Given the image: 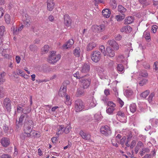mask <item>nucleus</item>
<instances>
[{
  "mask_svg": "<svg viewBox=\"0 0 158 158\" xmlns=\"http://www.w3.org/2000/svg\"><path fill=\"white\" fill-rule=\"evenodd\" d=\"M33 127V123L31 119L26 120L24 122V131L27 137H30L31 136V132L32 131V127Z\"/></svg>",
  "mask_w": 158,
  "mask_h": 158,
  "instance_id": "nucleus-1",
  "label": "nucleus"
},
{
  "mask_svg": "<svg viewBox=\"0 0 158 158\" xmlns=\"http://www.w3.org/2000/svg\"><path fill=\"white\" fill-rule=\"evenodd\" d=\"M50 54L48 59V62L50 63L54 64L56 63L60 58V55H56L55 51L51 52Z\"/></svg>",
  "mask_w": 158,
  "mask_h": 158,
  "instance_id": "nucleus-2",
  "label": "nucleus"
},
{
  "mask_svg": "<svg viewBox=\"0 0 158 158\" xmlns=\"http://www.w3.org/2000/svg\"><path fill=\"white\" fill-rule=\"evenodd\" d=\"M101 58V54L98 51H93L91 54V58L92 60L95 63L98 62Z\"/></svg>",
  "mask_w": 158,
  "mask_h": 158,
  "instance_id": "nucleus-3",
  "label": "nucleus"
},
{
  "mask_svg": "<svg viewBox=\"0 0 158 158\" xmlns=\"http://www.w3.org/2000/svg\"><path fill=\"white\" fill-rule=\"evenodd\" d=\"M74 105L77 112L81 111L84 108V104L81 99H78L76 100Z\"/></svg>",
  "mask_w": 158,
  "mask_h": 158,
  "instance_id": "nucleus-4",
  "label": "nucleus"
},
{
  "mask_svg": "<svg viewBox=\"0 0 158 158\" xmlns=\"http://www.w3.org/2000/svg\"><path fill=\"white\" fill-rule=\"evenodd\" d=\"M11 102L8 98H6L4 99L3 102V107L5 108L8 112L11 111Z\"/></svg>",
  "mask_w": 158,
  "mask_h": 158,
  "instance_id": "nucleus-5",
  "label": "nucleus"
},
{
  "mask_svg": "<svg viewBox=\"0 0 158 158\" xmlns=\"http://www.w3.org/2000/svg\"><path fill=\"white\" fill-rule=\"evenodd\" d=\"M105 25L103 24L99 26L95 25H93L92 29L93 31L99 33L105 30Z\"/></svg>",
  "mask_w": 158,
  "mask_h": 158,
  "instance_id": "nucleus-6",
  "label": "nucleus"
},
{
  "mask_svg": "<svg viewBox=\"0 0 158 158\" xmlns=\"http://www.w3.org/2000/svg\"><path fill=\"white\" fill-rule=\"evenodd\" d=\"M100 132L102 134L106 136H108L111 134V131L110 128L107 125L102 127L100 129Z\"/></svg>",
  "mask_w": 158,
  "mask_h": 158,
  "instance_id": "nucleus-7",
  "label": "nucleus"
},
{
  "mask_svg": "<svg viewBox=\"0 0 158 158\" xmlns=\"http://www.w3.org/2000/svg\"><path fill=\"white\" fill-rule=\"evenodd\" d=\"M83 77L80 80V81L83 84V87L84 89L87 88L89 86L91 83V79L90 78L87 79Z\"/></svg>",
  "mask_w": 158,
  "mask_h": 158,
  "instance_id": "nucleus-8",
  "label": "nucleus"
},
{
  "mask_svg": "<svg viewBox=\"0 0 158 158\" xmlns=\"http://www.w3.org/2000/svg\"><path fill=\"white\" fill-rule=\"evenodd\" d=\"M64 23L65 26L67 27L71 26L72 23V20L70 17L67 14L65 15L64 16Z\"/></svg>",
  "mask_w": 158,
  "mask_h": 158,
  "instance_id": "nucleus-9",
  "label": "nucleus"
},
{
  "mask_svg": "<svg viewBox=\"0 0 158 158\" xmlns=\"http://www.w3.org/2000/svg\"><path fill=\"white\" fill-rule=\"evenodd\" d=\"M79 134L82 138L85 140H89L90 139L91 135L89 133L85 132L82 130L80 131Z\"/></svg>",
  "mask_w": 158,
  "mask_h": 158,
  "instance_id": "nucleus-10",
  "label": "nucleus"
},
{
  "mask_svg": "<svg viewBox=\"0 0 158 158\" xmlns=\"http://www.w3.org/2000/svg\"><path fill=\"white\" fill-rule=\"evenodd\" d=\"M1 143L2 146L6 147L10 145V142L9 138L6 137H3L1 139Z\"/></svg>",
  "mask_w": 158,
  "mask_h": 158,
  "instance_id": "nucleus-11",
  "label": "nucleus"
},
{
  "mask_svg": "<svg viewBox=\"0 0 158 158\" xmlns=\"http://www.w3.org/2000/svg\"><path fill=\"white\" fill-rule=\"evenodd\" d=\"M108 43L114 49L118 50L119 48L118 45L114 40L108 41Z\"/></svg>",
  "mask_w": 158,
  "mask_h": 158,
  "instance_id": "nucleus-12",
  "label": "nucleus"
},
{
  "mask_svg": "<svg viewBox=\"0 0 158 158\" xmlns=\"http://www.w3.org/2000/svg\"><path fill=\"white\" fill-rule=\"evenodd\" d=\"M47 10L51 11L54 8L55 4L53 2V0H47Z\"/></svg>",
  "mask_w": 158,
  "mask_h": 158,
  "instance_id": "nucleus-13",
  "label": "nucleus"
},
{
  "mask_svg": "<svg viewBox=\"0 0 158 158\" xmlns=\"http://www.w3.org/2000/svg\"><path fill=\"white\" fill-rule=\"evenodd\" d=\"M90 70V66L88 64L85 63L83 65L81 70L82 73H87Z\"/></svg>",
  "mask_w": 158,
  "mask_h": 158,
  "instance_id": "nucleus-14",
  "label": "nucleus"
},
{
  "mask_svg": "<svg viewBox=\"0 0 158 158\" xmlns=\"http://www.w3.org/2000/svg\"><path fill=\"white\" fill-rule=\"evenodd\" d=\"M73 43L74 41L73 39L69 40L66 43L63 45L62 47L64 49H68L72 46Z\"/></svg>",
  "mask_w": 158,
  "mask_h": 158,
  "instance_id": "nucleus-15",
  "label": "nucleus"
},
{
  "mask_svg": "<svg viewBox=\"0 0 158 158\" xmlns=\"http://www.w3.org/2000/svg\"><path fill=\"white\" fill-rule=\"evenodd\" d=\"M106 51L107 53V55L110 57H112L115 56V52L114 50L110 47H107L106 48Z\"/></svg>",
  "mask_w": 158,
  "mask_h": 158,
  "instance_id": "nucleus-16",
  "label": "nucleus"
},
{
  "mask_svg": "<svg viewBox=\"0 0 158 158\" xmlns=\"http://www.w3.org/2000/svg\"><path fill=\"white\" fill-rule=\"evenodd\" d=\"M85 89L83 88V87H81L77 89L76 92V96L77 97H81L85 94Z\"/></svg>",
  "mask_w": 158,
  "mask_h": 158,
  "instance_id": "nucleus-17",
  "label": "nucleus"
},
{
  "mask_svg": "<svg viewBox=\"0 0 158 158\" xmlns=\"http://www.w3.org/2000/svg\"><path fill=\"white\" fill-rule=\"evenodd\" d=\"M66 88L61 86L59 91V95L62 97H64L66 94Z\"/></svg>",
  "mask_w": 158,
  "mask_h": 158,
  "instance_id": "nucleus-18",
  "label": "nucleus"
},
{
  "mask_svg": "<svg viewBox=\"0 0 158 158\" xmlns=\"http://www.w3.org/2000/svg\"><path fill=\"white\" fill-rule=\"evenodd\" d=\"M28 116L26 113L22 114L20 117L19 119V121L18 122V123H21L24 119H25V122H26V120L30 119L28 118Z\"/></svg>",
  "mask_w": 158,
  "mask_h": 158,
  "instance_id": "nucleus-19",
  "label": "nucleus"
},
{
  "mask_svg": "<svg viewBox=\"0 0 158 158\" xmlns=\"http://www.w3.org/2000/svg\"><path fill=\"white\" fill-rule=\"evenodd\" d=\"M96 46V44L95 43L90 42L88 44L86 47V50L88 51H90L92 50Z\"/></svg>",
  "mask_w": 158,
  "mask_h": 158,
  "instance_id": "nucleus-20",
  "label": "nucleus"
},
{
  "mask_svg": "<svg viewBox=\"0 0 158 158\" xmlns=\"http://www.w3.org/2000/svg\"><path fill=\"white\" fill-rule=\"evenodd\" d=\"M132 31V28L131 27L127 25L123 27L121 29L122 32H125L126 33H129Z\"/></svg>",
  "mask_w": 158,
  "mask_h": 158,
  "instance_id": "nucleus-21",
  "label": "nucleus"
},
{
  "mask_svg": "<svg viewBox=\"0 0 158 158\" xmlns=\"http://www.w3.org/2000/svg\"><path fill=\"white\" fill-rule=\"evenodd\" d=\"M102 13L104 16L106 18H109L110 14V10L108 9H106L103 10L102 11Z\"/></svg>",
  "mask_w": 158,
  "mask_h": 158,
  "instance_id": "nucleus-22",
  "label": "nucleus"
},
{
  "mask_svg": "<svg viewBox=\"0 0 158 158\" xmlns=\"http://www.w3.org/2000/svg\"><path fill=\"white\" fill-rule=\"evenodd\" d=\"M143 36L148 41L151 40V37L150 32L148 31H145L143 33Z\"/></svg>",
  "mask_w": 158,
  "mask_h": 158,
  "instance_id": "nucleus-23",
  "label": "nucleus"
},
{
  "mask_svg": "<svg viewBox=\"0 0 158 158\" xmlns=\"http://www.w3.org/2000/svg\"><path fill=\"white\" fill-rule=\"evenodd\" d=\"M133 16L127 17L125 20L124 23L126 24H128L131 23L134 21V19Z\"/></svg>",
  "mask_w": 158,
  "mask_h": 158,
  "instance_id": "nucleus-24",
  "label": "nucleus"
},
{
  "mask_svg": "<svg viewBox=\"0 0 158 158\" xmlns=\"http://www.w3.org/2000/svg\"><path fill=\"white\" fill-rule=\"evenodd\" d=\"M139 1L140 3L143 5V8H146L147 6L150 4L149 2L147 1V0H139Z\"/></svg>",
  "mask_w": 158,
  "mask_h": 158,
  "instance_id": "nucleus-25",
  "label": "nucleus"
},
{
  "mask_svg": "<svg viewBox=\"0 0 158 158\" xmlns=\"http://www.w3.org/2000/svg\"><path fill=\"white\" fill-rule=\"evenodd\" d=\"M118 11L122 14L126 12L127 9L122 5H120L118 6Z\"/></svg>",
  "mask_w": 158,
  "mask_h": 158,
  "instance_id": "nucleus-26",
  "label": "nucleus"
},
{
  "mask_svg": "<svg viewBox=\"0 0 158 158\" xmlns=\"http://www.w3.org/2000/svg\"><path fill=\"white\" fill-rule=\"evenodd\" d=\"M125 17V15L124 14L121 15H118L116 16L115 19L118 21H120L123 19Z\"/></svg>",
  "mask_w": 158,
  "mask_h": 158,
  "instance_id": "nucleus-27",
  "label": "nucleus"
},
{
  "mask_svg": "<svg viewBox=\"0 0 158 158\" xmlns=\"http://www.w3.org/2000/svg\"><path fill=\"white\" fill-rule=\"evenodd\" d=\"M80 52L81 51L79 48H76L73 51V54L76 56L79 57L80 55Z\"/></svg>",
  "mask_w": 158,
  "mask_h": 158,
  "instance_id": "nucleus-28",
  "label": "nucleus"
},
{
  "mask_svg": "<svg viewBox=\"0 0 158 158\" xmlns=\"http://www.w3.org/2000/svg\"><path fill=\"white\" fill-rule=\"evenodd\" d=\"M133 94V91L131 89H127L125 91V95L127 97H129Z\"/></svg>",
  "mask_w": 158,
  "mask_h": 158,
  "instance_id": "nucleus-29",
  "label": "nucleus"
},
{
  "mask_svg": "<svg viewBox=\"0 0 158 158\" xmlns=\"http://www.w3.org/2000/svg\"><path fill=\"white\" fill-rule=\"evenodd\" d=\"M136 105L135 104H131L130 107L131 111L133 113H134L136 110Z\"/></svg>",
  "mask_w": 158,
  "mask_h": 158,
  "instance_id": "nucleus-30",
  "label": "nucleus"
},
{
  "mask_svg": "<svg viewBox=\"0 0 158 158\" xmlns=\"http://www.w3.org/2000/svg\"><path fill=\"white\" fill-rule=\"evenodd\" d=\"M149 93V90H147L143 93H142L140 95V96L144 98H146V97L148 95Z\"/></svg>",
  "mask_w": 158,
  "mask_h": 158,
  "instance_id": "nucleus-31",
  "label": "nucleus"
},
{
  "mask_svg": "<svg viewBox=\"0 0 158 158\" xmlns=\"http://www.w3.org/2000/svg\"><path fill=\"white\" fill-rule=\"evenodd\" d=\"M5 19L6 23L7 24L10 23V19L9 15L6 14L5 15Z\"/></svg>",
  "mask_w": 158,
  "mask_h": 158,
  "instance_id": "nucleus-32",
  "label": "nucleus"
},
{
  "mask_svg": "<svg viewBox=\"0 0 158 158\" xmlns=\"http://www.w3.org/2000/svg\"><path fill=\"white\" fill-rule=\"evenodd\" d=\"M74 76L77 79H81L82 78H83L84 76H81V74H80L79 72H77L76 73L73 74Z\"/></svg>",
  "mask_w": 158,
  "mask_h": 158,
  "instance_id": "nucleus-33",
  "label": "nucleus"
},
{
  "mask_svg": "<svg viewBox=\"0 0 158 158\" xmlns=\"http://www.w3.org/2000/svg\"><path fill=\"white\" fill-rule=\"evenodd\" d=\"M117 68V70L119 72H123L124 69V67L123 65L121 64H118Z\"/></svg>",
  "mask_w": 158,
  "mask_h": 158,
  "instance_id": "nucleus-34",
  "label": "nucleus"
},
{
  "mask_svg": "<svg viewBox=\"0 0 158 158\" xmlns=\"http://www.w3.org/2000/svg\"><path fill=\"white\" fill-rule=\"evenodd\" d=\"M114 110V108L109 107L107 109L106 112L108 114H112Z\"/></svg>",
  "mask_w": 158,
  "mask_h": 158,
  "instance_id": "nucleus-35",
  "label": "nucleus"
},
{
  "mask_svg": "<svg viewBox=\"0 0 158 158\" xmlns=\"http://www.w3.org/2000/svg\"><path fill=\"white\" fill-rule=\"evenodd\" d=\"M5 27L3 26H0V35L2 36L4 34L5 32Z\"/></svg>",
  "mask_w": 158,
  "mask_h": 158,
  "instance_id": "nucleus-36",
  "label": "nucleus"
},
{
  "mask_svg": "<svg viewBox=\"0 0 158 158\" xmlns=\"http://www.w3.org/2000/svg\"><path fill=\"white\" fill-rule=\"evenodd\" d=\"M49 47L48 45H45L43 47L42 49L43 52H47L49 50Z\"/></svg>",
  "mask_w": 158,
  "mask_h": 158,
  "instance_id": "nucleus-37",
  "label": "nucleus"
},
{
  "mask_svg": "<svg viewBox=\"0 0 158 158\" xmlns=\"http://www.w3.org/2000/svg\"><path fill=\"white\" fill-rule=\"evenodd\" d=\"M148 80L146 79H143L139 81V84L140 86H142L145 84L147 82Z\"/></svg>",
  "mask_w": 158,
  "mask_h": 158,
  "instance_id": "nucleus-38",
  "label": "nucleus"
},
{
  "mask_svg": "<svg viewBox=\"0 0 158 158\" xmlns=\"http://www.w3.org/2000/svg\"><path fill=\"white\" fill-rule=\"evenodd\" d=\"M29 48L30 50L32 51H34L36 50L37 48V47L34 44L31 45Z\"/></svg>",
  "mask_w": 158,
  "mask_h": 158,
  "instance_id": "nucleus-39",
  "label": "nucleus"
},
{
  "mask_svg": "<svg viewBox=\"0 0 158 158\" xmlns=\"http://www.w3.org/2000/svg\"><path fill=\"white\" fill-rule=\"evenodd\" d=\"M155 95V93L154 92L151 93L149 96L148 98V100L149 102L150 103L152 101V98L153 96Z\"/></svg>",
  "mask_w": 158,
  "mask_h": 158,
  "instance_id": "nucleus-40",
  "label": "nucleus"
},
{
  "mask_svg": "<svg viewBox=\"0 0 158 158\" xmlns=\"http://www.w3.org/2000/svg\"><path fill=\"white\" fill-rule=\"evenodd\" d=\"M4 91L2 88L0 87V98H1L4 96Z\"/></svg>",
  "mask_w": 158,
  "mask_h": 158,
  "instance_id": "nucleus-41",
  "label": "nucleus"
},
{
  "mask_svg": "<svg viewBox=\"0 0 158 158\" xmlns=\"http://www.w3.org/2000/svg\"><path fill=\"white\" fill-rule=\"evenodd\" d=\"M1 158H12V157L8 154H3L1 156Z\"/></svg>",
  "mask_w": 158,
  "mask_h": 158,
  "instance_id": "nucleus-42",
  "label": "nucleus"
},
{
  "mask_svg": "<svg viewBox=\"0 0 158 158\" xmlns=\"http://www.w3.org/2000/svg\"><path fill=\"white\" fill-rule=\"evenodd\" d=\"M100 49L101 52L104 54V56H106V52L105 51V48L104 46L102 45L100 47Z\"/></svg>",
  "mask_w": 158,
  "mask_h": 158,
  "instance_id": "nucleus-43",
  "label": "nucleus"
},
{
  "mask_svg": "<svg viewBox=\"0 0 158 158\" xmlns=\"http://www.w3.org/2000/svg\"><path fill=\"white\" fill-rule=\"evenodd\" d=\"M111 5L113 6V8H116L117 6L116 1L115 0H112L110 1Z\"/></svg>",
  "mask_w": 158,
  "mask_h": 158,
  "instance_id": "nucleus-44",
  "label": "nucleus"
},
{
  "mask_svg": "<svg viewBox=\"0 0 158 158\" xmlns=\"http://www.w3.org/2000/svg\"><path fill=\"white\" fill-rule=\"evenodd\" d=\"M69 83L70 82L68 80L65 81L63 82L61 86L66 88L67 85H69Z\"/></svg>",
  "mask_w": 158,
  "mask_h": 158,
  "instance_id": "nucleus-45",
  "label": "nucleus"
},
{
  "mask_svg": "<svg viewBox=\"0 0 158 158\" xmlns=\"http://www.w3.org/2000/svg\"><path fill=\"white\" fill-rule=\"evenodd\" d=\"M158 28L157 26L156 25H153L152 27L151 30L154 33H155L156 31V30Z\"/></svg>",
  "mask_w": 158,
  "mask_h": 158,
  "instance_id": "nucleus-46",
  "label": "nucleus"
},
{
  "mask_svg": "<svg viewBox=\"0 0 158 158\" xmlns=\"http://www.w3.org/2000/svg\"><path fill=\"white\" fill-rule=\"evenodd\" d=\"M108 106H110L111 107H114L116 105L112 102H109L107 103Z\"/></svg>",
  "mask_w": 158,
  "mask_h": 158,
  "instance_id": "nucleus-47",
  "label": "nucleus"
},
{
  "mask_svg": "<svg viewBox=\"0 0 158 158\" xmlns=\"http://www.w3.org/2000/svg\"><path fill=\"white\" fill-rule=\"evenodd\" d=\"M24 109H22V107L18 106L17 109V112L19 113H20L23 111Z\"/></svg>",
  "mask_w": 158,
  "mask_h": 158,
  "instance_id": "nucleus-48",
  "label": "nucleus"
},
{
  "mask_svg": "<svg viewBox=\"0 0 158 158\" xmlns=\"http://www.w3.org/2000/svg\"><path fill=\"white\" fill-rule=\"evenodd\" d=\"M4 10L2 7L0 8V18L3 16Z\"/></svg>",
  "mask_w": 158,
  "mask_h": 158,
  "instance_id": "nucleus-49",
  "label": "nucleus"
},
{
  "mask_svg": "<svg viewBox=\"0 0 158 158\" xmlns=\"http://www.w3.org/2000/svg\"><path fill=\"white\" fill-rule=\"evenodd\" d=\"M141 76L143 77H146L148 76V74L147 72L145 71L142 72L140 74Z\"/></svg>",
  "mask_w": 158,
  "mask_h": 158,
  "instance_id": "nucleus-50",
  "label": "nucleus"
},
{
  "mask_svg": "<svg viewBox=\"0 0 158 158\" xmlns=\"http://www.w3.org/2000/svg\"><path fill=\"white\" fill-rule=\"evenodd\" d=\"M70 131V127H68V128L67 127L63 130V132H64L66 134H67L69 133Z\"/></svg>",
  "mask_w": 158,
  "mask_h": 158,
  "instance_id": "nucleus-51",
  "label": "nucleus"
},
{
  "mask_svg": "<svg viewBox=\"0 0 158 158\" xmlns=\"http://www.w3.org/2000/svg\"><path fill=\"white\" fill-rule=\"evenodd\" d=\"M136 141L135 140H133L131 143V145L130 146L131 149H132L135 146L136 144Z\"/></svg>",
  "mask_w": 158,
  "mask_h": 158,
  "instance_id": "nucleus-52",
  "label": "nucleus"
},
{
  "mask_svg": "<svg viewBox=\"0 0 158 158\" xmlns=\"http://www.w3.org/2000/svg\"><path fill=\"white\" fill-rule=\"evenodd\" d=\"M96 102L95 101L94 102L93 100L92 102L90 104V106L91 107H93L96 106Z\"/></svg>",
  "mask_w": 158,
  "mask_h": 158,
  "instance_id": "nucleus-53",
  "label": "nucleus"
},
{
  "mask_svg": "<svg viewBox=\"0 0 158 158\" xmlns=\"http://www.w3.org/2000/svg\"><path fill=\"white\" fill-rule=\"evenodd\" d=\"M126 137L124 136L121 139L120 141V143L122 145H123L126 140Z\"/></svg>",
  "mask_w": 158,
  "mask_h": 158,
  "instance_id": "nucleus-54",
  "label": "nucleus"
},
{
  "mask_svg": "<svg viewBox=\"0 0 158 158\" xmlns=\"http://www.w3.org/2000/svg\"><path fill=\"white\" fill-rule=\"evenodd\" d=\"M3 129L4 130V132L6 133L8 130V127L6 125H4Z\"/></svg>",
  "mask_w": 158,
  "mask_h": 158,
  "instance_id": "nucleus-55",
  "label": "nucleus"
},
{
  "mask_svg": "<svg viewBox=\"0 0 158 158\" xmlns=\"http://www.w3.org/2000/svg\"><path fill=\"white\" fill-rule=\"evenodd\" d=\"M19 32V31H18L17 28L16 27V29H14V31L13 32V33L14 35H17L18 34Z\"/></svg>",
  "mask_w": 158,
  "mask_h": 158,
  "instance_id": "nucleus-56",
  "label": "nucleus"
},
{
  "mask_svg": "<svg viewBox=\"0 0 158 158\" xmlns=\"http://www.w3.org/2000/svg\"><path fill=\"white\" fill-rule=\"evenodd\" d=\"M143 145V143L141 141H139L138 142V143H137L136 146L140 148L142 147V146Z\"/></svg>",
  "mask_w": 158,
  "mask_h": 158,
  "instance_id": "nucleus-57",
  "label": "nucleus"
},
{
  "mask_svg": "<svg viewBox=\"0 0 158 158\" xmlns=\"http://www.w3.org/2000/svg\"><path fill=\"white\" fill-rule=\"evenodd\" d=\"M15 59L17 63H19L20 62L21 58L19 56H16Z\"/></svg>",
  "mask_w": 158,
  "mask_h": 158,
  "instance_id": "nucleus-58",
  "label": "nucleus"
},
{
  "mask_svg": "<svg viewBox=\"0 0 158 158\" xmlns=\"http://www.w3.org/2000/svg\"><path fill=\"white\" fill-rule=\"evenodd\" d=\"M118 101L120 104L121 107H122L123 105L124 102L120 98L118 99Z\"/></svg>",
  "mask_w": 158,
  "mask_h": 158,
  "instance_id": "nucleus-59",
  "label": "nucleus"
},
{
  "mask_svg": "<svg viewBox=\"0 0 158 158\" xmlns=\"http://www.w3.org/2000/svg\"><path fill=\"white\" fill-rule=\"evenodd\" d=\"M58 137V136H56L52 138V140L53 143H56V141L57 140Z\"/></svg>",
  "mask_w": 158,
  "mask_h": 158,
  "instance_id": "nucleus-60",
  "label": "nucleus"
},
{
  "mask_svg": "<svg viewBox=\"0 0 158 158\" xmlns=\"http://www.w3.org/2000/svg\"><path fill=\"white\" fill-rule=\"evenodd\" d=\"M117 115L118 116H121L122 117H124L125 116V114L124 113L121 111L118 112Z\"/></svg>",
  "mask_w": 158,
  "mask_h": 158,
  "instance_id": "nucleus-61",
  "label": "nucleus"
},
{
  "mask_svg": "<svg viewBox=\"0 0 158 158\" xmlns=\"http://www.w3.org/2000/svg\"><path fill=\"white\" fill-rule=\"evenodd\" d=\"M21 76L25 78L26 79H28L29 77V76L25 73L24 72H23V73H22Z\"/></svg>",
  "mask_w": 158,
  "mask_h": 158,
  "instance_id": "nucleus-62",
  "label": "nucleus"
},
{
  "mask_svg": "<svg viewBox=\"0 0 158 158\" xmlns=\"http://www.w3.org/2000/svg\"><path fill=\"white\" fill-rule=\"evenodd\" d=\"M104 93L106 96H108L110 94V90L109 89H105Z\"/></svg>",
  "mask_w": 158,
  "mask_h": 158,
  "instance_id": "nucleus-63",
  "label": "nucleus"
},
{
  "mask_svg": "<svg viewBox=\"0 0 158 158\" xmlns=\"http://www.w3.org/2000/svg\"><path fill=\"white\" fill-rule=\"evenodd\" d=\"M151 154H147L145 155L143 158H151Z\"/></svg>",
  "mask_w": 158,
  "mask_h": 158,
  "instance_id": "nucleus-64",
  "label": "nucleus"
}]
</instances>
